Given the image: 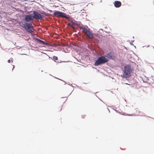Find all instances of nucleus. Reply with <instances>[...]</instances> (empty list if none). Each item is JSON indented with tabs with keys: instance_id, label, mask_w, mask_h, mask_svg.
<instances>
[{
	"instance_id": "obj_1",
	"label": "nucleus",
	"mask_w": 154,
	"mask_h": 154,
	"mask_svg": "<svg viewBox=\"0 0 154 154\" xmlns=\"http://www.w3.org/2000/svg\"><path fill=\"white\" fill-rule=\"evenodd\" d=\"M33 20L32 16L30 14L25 15L24 20L26 22H20V25L26 30L28 32L32 33L33 32V26L31 23L28 22Z\"/></svg>"
},
{
	"instance_id": "obj_2",
	"label": "nucleus",
	"mask_w": 154,
	"mask_h": 154,
	"mask_svg": "<svg viewBox=\"0 0 154 154\" xmlns=\"http://www.w3.org/2000/svg\"><path fill=\"white\" fill-rule=\"evenodd\" d=\"M132 69L130 65L125 66L123 70V73L122 77L125 78H128L131 75Z\"/></svg>"
},
{
	"instance_id": "obj_3",
	"label": "nucleus",
	"mask_w": 154,
	"mask_h": 154,
	"mask_svg": "<svg viewBox=\"0 0 154 154\" xmlns=\"http://www.w3.org/2000/svg\"><path fill=\"white\" fill-rule=\"evenodd\" d=\"M108 61V60L106 58L105 56H101L99 57L96 60L94 63V65L95 66H98L102 64L105 63Z\"/></svg>"
},
{
	"instance_id": "obj_4",
	"label": "nucleus",
	"mask_w": 154,
	"mask_h": 154,
	"mask_svg": "<svg viewBox=\"0 0 154 154\" xmlns=\"http://www.w3.org/2000/svg\"><path fill=\"white\" fill-rule=\"evenodd\" d=\"M79 28L82 30V32L87 36L88 38L92 39L94 37V34L90 31L86 29V28L82 27H80Z\"/></svg>"
},
{
	"instance_id": "obj_5",
	"label": "nucleus",
	"mask_w": 154,
	"mask_h": 154,
	"mask_svg": "<svg viewBox=\"0 0 154 154\" xmlns=\"http://www.w3.org/2000/svg\"><path fill=\"white\" fill-rule=\"evenodd\" d=\"M54 15L58 17H62L66 18V19H69V17H67L65 13H64L61 12L56 11L54 13Z\"/></svg>"
},
{
	"instance_id": "obj_6",
	"label": "nucleus",
	"mask_w": 154,
	"mask_h": 154,
	"mask_svg": "<svg viewBox=\"0 0 154 154\" xmlns=\"http://www.w3.org/2000/svg\"><path fill=\"white\" fill-rule=\"evenodd\" d=\"M33 15L32 16L33 19H41L43 17V16L37 11H33Z\"/></svg>"
},
{
	"instance_id": "obj_7",
	"label": "nucleus",
	"mask_w": 154,
	"mask_h": 154,
	"mask_svg": "<svg viewBox=\"0 0 154 154\" xmlns=\"http://www.w3.org/2000/svg\"><path fill=\"white\" fill-rule=\"evenodd\" d=\"M122 4L120 2L116 1H115L114 3V6L116 8H119L121 5Z\"/></svg>"
},
{
	"instance_id": "obj_8",
	"label": "nucleus",
	"mask_w": 154,
	"mask_h": 154,
	"mask_svg": "<svg viewBox=\"0 0 154 154\" xmlns=\"http://www.w3.org/2000/svg\"><path fill=\"white\" fill-rule=\"evenodd\" d=\"M35 39L37 42H39L40 43H41L42 44H43L44 45H46L47 44V43L45 42H44V41H43L42 40H41L38 38H36Z\"/></svg>"
},
{
	"instance_id": "obj_9",
	"label": "nucleus",
	"mask_w": 154,
	"mask_h": 154,
	"mask_svg": "<svg viewBox=\"0 0 154 154\" xmlns=\"http://www.w3.org/2000/svg\"><path fill=\"white\" fill-rule=\"evenodd\" d=\"M106 57L109 59H111L112 57V56L111 55L110 53L108 54H107Z\"/></svg>"
},
{
	"instance_id": "obj_10",
	"label": "nucleus",
	"mask_w": 154,
	"mask_h": 154,
	"mask_svg": "<svg viewBox=\"0 0 154 154\" xmlns=\"http://www.w3.org/2000/svg\"><path fill=\"white\" fill-rule=\"evenodd\" d=\"M53 58V59L54 60H58V58L57 56H54Z\"/></svg>"
},
{
	"instance_id": "obj_11",
	"label": "nucleus",
	"mask_w": 154,
	"mask_h": 154,
	"mask_svg": "<svg viewBox=\"0 0 154 154\" xmlns=\"http://www.w3.org/2000/svg\"><path fill=\"white\" fill-rule=\"evenodd\" d=\"M68 26H70L71 27H72V24H71V23H69L68 24Z\"/></svg>"
},
{
	"instance_id": "obj_12",
	"label": "nucleus",
	"mask_w": 154,
	"mask_h": 154,
	"mask_svg": "<svg viewBox=\"0 0 154 154\" xmlns=\"http://www.w3.org/2000/svg\"><path fill=\"white\" fill-rule=\"evenodd\" d=\"M8 62L9 63H11V60H9L8 61Z\"/></svg>"
},
{
	"instance_id": "obj_13",
	"label": "nucleus",
	"mask_w": 154,
	"mask_h": 154,
	"mask_svg": "<svg viewBox=\"0 0 154 154\" xmlns=\"http://www.w3.org/2000/svg\"><path fill=\"white\" fill-rule=\"evenodd\" d=\"M71 24H72V26L74 24V23L73 22H72Z\"/></svg>"
},
{
	"instance_id": "obj_14",
	"label": "nucleus",
	"mask_w": 154,
	"mask_h": 154,
	"mask_svg": "<svg viewBox=\"0 0 154 154\" xmlns=\"http://www.w3.org/2000/svg\"><path fill=\"white\" fill-rule=\"evenodd\" d=\"M72 27V28L73 29H74V27L73 26H72V27Z\"/></svg>"
}]
</instances>
